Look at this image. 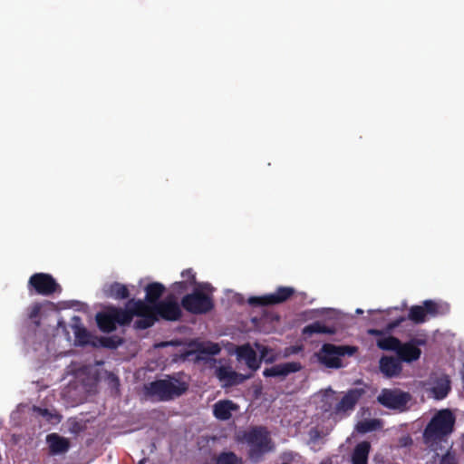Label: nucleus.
<instances>
[{
  "label": "nucleus",
  "instance_id": "1",
  "mask_svg": "<svg viewBox=\"0 0 464 464\" xmlns=\"http://www.w3.org/2000/svg\"><path fill=\"white\" fill-rule=\"evenodd\" d=\"M129 304H136L135 329L146 330L154 325L160 319L168 322H177L182 316V310L173 295H169L165 299L150 305L141 299H130Z\"/></svg>",
  "mask_w": 464,
  "mask_h": 464
},
{
  "label": "nucleus",
  "instance_id": "2",
  "mask_svg": "<svg viewBox=\"0 0 464 464\" xmlns=\"http://www.w3.org/2000/svg\"><path fill=\"white\" fill-rule=\"evenodd\" d=\"M241 441L247 445V457L253 463L261 462L267 453L275 450L270 433L263 426H255L244 431Z\"/></svg>",
  "mask_w": 464,
  "mask_h": 464
},
{
  "label": "nucleus",
  "instance_id": "3",
  "mask_svg": "<svg viewBox=\"0 0 464 464\" xmlns=\"http://www.w3.org/2000/svg\"><path fill=\"white\" fill-rule=\"evenodd\" d=\"M456 416L450 409L438 411L429 421L423 431L426 444H435L443 440L454 431Z\"/></svg>",
  "mask_w": 464,
  "mask_h": 464
},
{
  "label": "nucleus",
  "instance_id": "4",
  "mask_svg": "<svg viewBox=\"0 0 464 464\" xmlns=\"http://www.w3.org/2000/svg\"><path fill=\"white\" fill-rule=\"evenodd\" d=\"M136 304H126V309L111 306L106 311L96 314L97 325L103 333H111L116 330L117 324L128 325L136 316Z\"/></svg>",
  "mask_w": 464,
  "mask_h": 464
},
{
  "label": "nucleus",
  "instance_id": "5",
  "mask_svg": "<svg viewBox=\"0 0 464 464\" xmlns=\"http://www.w3.org/2000/svg\"><path fill=\"white\" fill-rule=\"evenodd\" d=\"M145 393L159 401H168L181 396L188 390L185 382L178 379H160L145 385Z\"/></svg>",
  "mask_w": 464,
  "mask_h": 464
},
{
  "label": "nucleus",
  "instance_id": "6",
  "mask_svg": "<svg viewBox=\"0 0 464 464\" xmlns=\"http://www.w3.org/2000/svg\"><path fill=\"white\" fill-rule=\"evenodd\" d=\"M358 351L356 346L324 343L315 356L320 364L331 369L343 367L342 357L353 356Z\"/></svg>",
  "mask_w": 464,
  "mask_h": 464
},
{
  "label": "nucleus",
  "instance_id": "7",
  "mask_svg": "<svg viewBox=\"0 0 464 464\" xmlns=\"http://www.w3.org/2000/svg\"><path fill=\"white\" fill-rule=\"evenodd\" d=\"M181 306L192 314H205L214 308V302L210 295L196 288L182 297Z\"/></svg>",
  "mask_w": 464,
  "mask_h": 464
},
{
  "label": "nucleus",
  "instance_id": "8",
  "mask_svg": "<svg viewBox=\"0 0 464 464\" xmlns=\"http://www.w3.org/2000/svg\"><path fill=\"white\" fill-rule=\"evenodd\" d=\"M29 292H34L37 295L49 296L56 292H61V285L50 274L35 273L32 275L27 285Z\"/></svg>",
  "mask_w": 464,
  "mask_h": 464
},
{
  "label": "nucleus",
  "instance_id": "9",
  "mask_svg": "<svg viewBox=\"0 0 464 464\" xmlns=\"http://www.w3.org/2000/svg\"><path fill=\"white\" fill-rule=\"evenodd\" d=\"M411 399L409 392L399 389H382L377 397V401L387 409L403 411L407 409Z\"/></svg>",
  "mask_w": 464,
  "mask_h": 464
},
{
  "label": "nucleus",
  "instance_id": "10",
  "mask_svg": "<svg viewBox=\"0 0 464 464\" xmlns=\"http://www.w3.org/2000/svg\"><path fill=\"white\" fill-rule=\"evenodd\" d=\"M295 293V289L291 286H279L275 293L268 294L263 296H250L247 299L249 305L257 306H269L282 304L290 299Z\"/></svg>",
  "mask_w": 464,
  "mask_h": 464
},
{
  "label": "nucleus",
  "instance_id": "11",
  "mask_svg": "<svg viewBox=\"0 0 464 464\" xmlns=\"http://www.w3.org/2000/svg\"><path fill=\"white\" fill-rule=\"evenodd\" d=\"M445 313L442 305L433 300H425L422 305H412L409 309L408 319L416 324L426 322L427 317H436Z\"/></svg>",
  "mask_w": 464,
  "mask_h": 464
},
{
  "label": "nucleus",
  "instance_id": "12",
  "mask_svg": "<svg viewBox=\"0 0 464 464\" xmlns=\"http://www.w3.org/2000/svg\"><path fill=\"white\" fill-rule=\"evenodd\" d=\"M426 344V340L423 338H411L406 343H401L397 351V356L401 362L411 363L420 359L421 355V350L419 346Z\"/></svg>",
  "mask_w": 464,
  "mask_h": 464
},
{
  "label": "nucleus",
  "instance_id": "13",
  "mask_svg": "<svg viewBox=\"0 0 464 464\" xmlns=\"http://www.w3.org/2000/svg\"><path fill=\"white\" fill-rule=\"evenodd\" d=\"M303 365L299 362H287L266 368L263 372L265 377H286L290 373L301 371Z\"/></svg>",
  "mask_w": 464,
  "mask_h": 464
},
{
  "label": "nucleus",
  "instance_id": "14",
  "mask_svg": "<svg viewBox=\"0 0 464 464\" xmlns=\"http://www.w3.org/2000/svg\"><path fill=\"white\" fill-rule=\"evenodd\" d=\"M216 376L223 387H232L243 383L248 376L233 371L230 367L220 366L216 370Z\"/></svg>",
  "mask_w": 464,
  "mask_h": 464
},
{
  "label": "nucleus",
  "instance_id": "15",
  "mask_svg": "<svg viewBox=\"0 0 464 464\" xmlns=\"http://www.w3.org/2000/svg\"><path fill=\"white\" fill-rule=\"evenodd\" d=\"M365 390L363 388L350 389L341 399L335 406V412H345L352 411L355 407L359 400L364 395Z\"/></svg>",
  "mask_w": 464,
  "mask_h": 464
},
{
  "label": "nucleus",
  "instance_id": "16",
  "mask_svg": "<svg viewBox=\"0 0 464 464\" xmlns=\"http://www.w3.org/2000/svg\"><path fill=\"white\" fill-rule=\"evenodd\" d=\"M236 353L237 360L244 362L250 370L256 371L260 367L261 361L257 358L256 351L249 343L238 346Z\"/></svg>",
  "mask_w": 464,
  "mask_h": 464
},
{
  "label": "nucleus",
  "instance_id": "17",
  "mask_svg": "<svg viewBox=\"0 0 464 464\" xmlns=\"http://www.w3.org/2000/svg\"><path fill=\"white\" fill-rule=\"evenodd\" d=\"M380 371L387 378L399 376L402 371L401 360L392 356H382L380 359Z\"/></svg>",
  "mask_w": 464,
  "mask_h": 464
},
{
  "label": "nucleus",
  "instance_id": "18",
  "mask_svg": "<svg viewBox=\"0 0 464 464\" xmlns=\"http://www.w3.org/2000/svg\"><path fill=\"white\" fill-rule=\"evenodd\" d=\"M238 405L230 400H222L213 406L214 416L220 420H227L232 417V411H236Z\"/></svg>",
  "mask_w": 464,
  "mask_h": 464
},
{
  "label": "nucleus",
  "instance_id": "19",
  "mask_svg": "<svg viewBox=\"0 0 464 464\" xmlns=\"http://www.w3.org/2000/svg\"><path fill=\"white\" fill-rule=\"evenodd\" d=\"M104 296L115 300H124L130 297V291L127 285L119 282L105 284L102 287Z\"/></svg>",
  "mask_w": 464,
  "mask_h": 464
},
{
  "label": "nucleus",
  "instance_id": "20",
  "mask_svg": "<svg viewBox=\"0 0 464 464\" xmlns=\"http://www.w3.org/2000/svg\"><path fill=\"white\" fill-rule=\"evenodd\" d=\"M166 288L159 282H153L146 285L145 287V303L150 305H154L160 302V298L164 294Z\"/></svg>",
  "mask_w": 464,
  "mask_h": 464
},
{
  "label": "nucleus",
  "instance_id": "21",
  "mask_svg": "<svg viewBox=\"0 0 464 464\" xmlns=\"http://www.w3.org/2000/svg\"><path fill=\"white\" fill-rule=\"evenodd\" d=\"M371 450L369 441H362L358 443L352 453V464H368V457Z\"/></svg>",
  "mask_w": 464,
  "mask_h": 464
},
{
  "label": "nucleus",
  "instance_id": "22",
  "mask_svg": "<svg viewBox=\"0 0 464 464\" xmlns=\"http://www.w3.org/2000/svg\"><path fill=\"white\" fill-rule=\"evenodd\" d=\"M47 442L49 444L50 451L53 454H60L66 452L69 449V441L67 439L59 436L56 433H52L47 436Z\"/></svg>",
  "mask_w": 464,
  "mask_h": 464
},
{
  "label": "nucleus",
  "instance_id": "23",
  "mask_svg": "<svg viewBox=\"0 0 464 464\" xmlns=\"http://www.w3.org/2000/svg\"><path fill=\"white\" fill-rule=\"evenodd\" d=\"M73 333L76 345L85 346L90 344L92 346V343L96 342V337L81 324L73 325Z\"/></svg>",
  "mask_w": 464,
  "mask_h": 464
},
{
  "label": "nucleus",
  "instance_id": "24",
  "mask_svg": "<svg viewBox=\"0 0 464 464\" xmlns=\"http://www.w3.org/2000/svg\"><path fill=\"white\" fill-rule=\"evenodd\" d=\"M314 334H335V329L334 327L327 326L319 321H315L304 326L303 329V334L304 335L311 336Z\"/></svg>",
  "mask_w": 464,
  "mask_h": 464
},
{
  "label": "nucleus",
  "instance_id": "25",
  "mask_svg": "<svg viewBox=\"0 0 464 464\" xmlns=\"http://www.w3.org/2000/svg\"><path fill=\"white\" fill-rule=\"evenodd\" d=\"M376 344L381 350L392 351L397 353L401 345V341L397 337L391 335L378 339Z\"/></svg>",
  "mask_w": 464,
  "mask_h": 464
},
{
  "label": "nucleus",
  "instance_id": "26",
  "mask_svg": "<svg viewBox=\"0 0 464 464\" xmlns=\"http://www.w3.org/2000/svg\"><path fill=\"white\" fill-rule=\"evenodd\" d=\"M216 464H242V459L232 451H224L217 457Z\"/></svg>",
  "mask_w": 464,
  "mask_h": 464
},
{
  "label": "nucleus",
  "instance_id": "27",
  "mask_svg": "<svg viewBox=\"0 0 464 464\" xmlns=\"http://www.w3.org/2000/svg\"><path fill=\"white\" fill-rule=\"evenodd\" d=\"M450 391V385L448 381L439 382L431 389L433 396L437 400H443L446 398Z\"/></svg>",
  "mask_w": 464,
  "mask_h": 464
},
{
  "label": "nucleus",
  "instance_id": "28",
  "mask_svg": "<svg viewBox=\"0 0 464 464\" xmlns=\"http://www.w3.org/2000/svg\"><path fill=\"white\" fill-rule=\"evenodd\" d=\"M379 427L380 420L376 419H372L360 421L356 426V430L360 433H367L377 430Z\"/></svg>",
  "mask_w": 464,
  "mask_h": 464
},
{
  "label": "nucleus",
  "instance_id": "29",
  "mask_svg": "<svg viewBox=\"0 0 464 464\" xmlns=\"http://www.w3.org/2000/svg\"><path fill=\"white\" fill-rule=\"evenodd\" d=\"M93 347H106V348H115L116 344L112 338L111 337H96V342L92 343Z\"/></svg>",
  "mask_w": 464,
  "mask_h": 464
},
{
  "label": "nucleus",
  "instance_id": "30",
  "mask_svg": "<svg viewBox=\"0 0 464 464\" xmlns=\"http://www.w3.org/2000/svg\"><path fill=\"white\" fill-rule=\"evenodd\" d=\"M440 464H459L455 452L448 450L444 455H442Z\"/></svg>",
  "mask_w": 464,
  "mask_h": 464
},
{
  "label": "nucleus",
  "instance_id": "31",
  "mask_svg": "<svg viewBox=\"0 0 464 464\" xmlns=\"http://www.w3.org/2000/svg\"><path fill=\"white\" fill-rule=\"evenodd\" d=\"M198 351L202 353L216 355L220 352V348L217 343H212L208 347H204L202 344H199Z\"/></svg>",
  "mask_w": 464,
  "mask_h": 464
},
{
  "label": "nucleus",
  "instance_id": "32",
  "mask_svg": "<svg viewBox=\"0 0 464 464\" xmlns=\"http://www.w3.org/2000/svg\"><path fill=\"white\" fill-rule=\"evenodd\" d=\"M181 276L186 279L188 285H193L196 283V274L191 268L185 269L181 273Z\"/></svg>",
  "mask_w": 464,
  "mask_h": 464
},
{
  "label": "nucleus",
  "instance_id": "33",
  "mask_svg": "<svg viewBox=\"0 0 464 464\" xmlns=\"http://www.w3.org/2000/svg\"><path fill=\"white\" fill-rule=\"evenodd\" d=\"M172 289L176 294H182L188 289V284L186 281L176 282L172 285Z\"/></svg>",
  "mask_w": 464,
  "mask_h": 464
},
{
  "label": "nucleus",
  "instance_id": "34",
  "mask_svg": "<svg viewBox=\"0 0 464 464\" xmlns=\"http://www.w3.org/2000/svg\"><path fill=\"white\" fill-rule=\"evenodd\" d=\"M405 321V318L403 316H401L392 322H390L388 324H387V327H386V330L388 332L390 331H392L393 329H395L396 327H398L402 322Z\"/></svg>",
  "mask_w": 464,
  "mask_h": 464
},
{
  "label": "nucleus",
  "instance_id": "35",
  "mask_svg": "<svg viewBox=\"0 0 464 464\" xmlns=\"http://www.w3.org/2000/svg\"><path fill=\"white\" fill-rule=\"evenodd\" d=\"M41 309H42V306L40 304H34L32 307H31V310L29 312V318L30 319H34L36 317H38L40 312H41Z\"/></svg>",
  "mask_w": 464,
  "mask_h": 464
},
{
  "label": "nucleus",
  "instance_id": "36",
  "mask_svg": "<svg viewBox=\"0 0 464 464\" xmlns=\"http://www.w3.org/2000/svg\"><path fill=\"white\" fill-rule=\"evenodd\" d=\"M34 411L38 412L43 417H48V416L51 415V413L49 412V411L47 409H42L40 407H34Z\"/></svg>",
  "mask_w": 464,
  "mask_h": 464
},
{
  "label": "nucleus",
  "instance_id": "37",
  "mask_svg": "<svg viewBox=\"0 0 464 464\" xmlns=\"http://www.w3.org/2000/svg\"><path fill=\"white\" fill-rule=\"evenodd\" d=\"M368 334L374 336H381L383 334V331L379 329H370L368 330Z\"/></svg>",
  "mask_w": 464,
  "mask_h": 464
},
{
  "label": "nucleus",
  "instance_id": "38",
  "mask_svg": "<svg viewBox=\"0 0 464 464\" xmlns=\"http://www.w3.org/2000/svg\"><path fill=\"white\" fill-rule=\"evenodd\" d=\"M292 353H296L298 350H300V348H297V347H292Z\"/></svg>",
  "mask_w": 464,
  "mask_h": 464
},
{
  "label": "nucleus",
  "instance_id": "39",
  "mask_svg": "<svg viewBox=\"0 0 464 464\" xmlns=\"http://www.w3.org/2000/svg\"><path fill=\"white\" fill-rule=\"evenodd\" d=\"M356 313H357V314H362V313H363V311H362V309H357V310H356Z\"/></svg>",
  "mask_w": 464,
  "mask_h": 464
}]
</instances>
